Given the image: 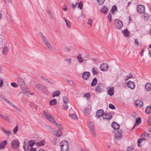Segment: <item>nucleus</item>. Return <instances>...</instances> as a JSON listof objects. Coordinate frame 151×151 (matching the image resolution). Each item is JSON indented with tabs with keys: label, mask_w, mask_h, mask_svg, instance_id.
<instances>
[{
	"label": "nucleus",
	"mask_w": 151,
	"mask_h": 151,
	"mask_svg": "<svg viewBox=\"0 0 151 151\" xmlns=\"http://www.w3.org/2000/svg\"><path fill=\"white\" fill-rule=\"evenodd\" d=\"M39 34L43 43L47 47L48 50L51 51L52 50V47L47 39L44 36L42 32H40Z\"/></svg>",
	"instance_id": "1"
},
{
	"label": "nucleus",
	"mask_w": 151,
	"mask_h": 151,
	"mask_svg": "<svg viewBox=\"0 0 151 151\" xmlns=\"http://www.w3.org/2000/svg\"><path fill=\"white\" fill-rule=\"evenodd\" d=\"M61 151H67L68 148V143L66 140L62 141L60 144Z\"/></svg>",
	"instance_id": "2"
},
{
	"label": "nucleus",
	"mask_w": 151,
	"mask_h": 151,
	"mask_svg": "<svg viewBox=\"0 0 151 151\" xmlns=\"http://www.w3.org/2000/svg\"><path fill=\"white\" fill-rule=\"evenodd\" d=\"M11 146L12 148L14 149L19 148V141L17 139L13 140L12 142Z\"/></svg>",
	"instance_id": "3"
},
{
	"label": "nucleus",
	"mask_w": 151,
	"mask_h": 151,
	"mask_svg": "<svg viewBox=\"0 0 151 151\" xmlns=\"http://www.w3.org/2000/svg\"><path fill=\"white\" fill-rule=\"evenodd\" d=\"M114 24L116 27L118 29H121L123 26L122 22L119 19L114 20Z\"/></svg>",
	"instance_id": "4"
},
{
	"label": "nucleus",
	"mask_w": 151,
	"mask_h": 151,
	"mask_svg": "<svg viewBox=\"0 0 151 151\" xmlns=\"http://www.w3.org/2000/svg\"><path fill=\"white\" fill-rule=\"evenodd\" d=\"M104 88V84L101 83H99L96 87L95 91L98 93H101L102 91Z\"/></svg>",
	"instance_id": "5"
},
{
	"label": "nucleus",
	"mask_w": 151,
	"mask_h": 151,
	"mask_svg": "<svg viewBox=\"0 0 151 151\" xmlns=\"http://www.w3.org/2000/svg\"><path fill=\"white\" fill-rule=\"evenodd\" d=\"M35 87L38 90H40L42 92L45 91L46 89V88L40 84H37L35 85Z\"/></svg>",
	"instance_id": "6"
},
{
	"label": "nucleus",
	"mask_w": 151,
	"mask_h": 151,
	"mask_svg": "<svg viewBox=\"0 0 151 151\" xmlns=\"http://www.w3.org/2000/svg\"><path fill=\"white\" fill-rule=\"evenodd\" d=\"M145 7L143 5H138L137 6V11L140 14H142L145 12Z\"/></svg>",
	"instance_id": "7"
},
{
	"label": "nucleus",
	"mask_w": 151,
	"mask_h": 151,
	"mask_svg": "<svg viewBox=\"0 0 151 151\" xmlns=\"http://www.w3.org/2000/svg\"><path fill=\"white\" fill-rule=\"evenodd\" d=\"M127 85L128 87L132 89H133L135 88V83L133 81H128L127 82Z\"/></svg>",
	"instance_id": "8"
},
{
	"label": "nucleus",
	"mask_w": 151,
	"mask_h": 151,
	"mask_svg": "<svg viewBox=\"0 0 151 151\" xmlns=\"http://www.w3.org/2000/svg\"><path fill=\"white\" fill-rule=\"evenodd\" d=\"M45 117L50 122L53 123H56L55 120L50 114H46L45 116Z\"/></svg>",
	"instance_id": "9"
},
{
	"label": "nucleus",
	"mask_w": 151,
	"mask_h": 151,
	"mask_svg": "<svg viewBox=\"0 0 151 151\" xmlns=\"http://www.w3.org/2000/svg\"><path fill=\"white\" fill-rule=\"evenodd\" d=\"M1 129L4 132V134L7 136H9L10 135H12V133L11 131L7 130L3 127H1Z\"/></svg>",
	"instance_id": "10"
},
{
	"label": "nucleus",
	"mask_w": 151,
	"mask_h": 151,
	"mask_svg": "<svg viewBox=\"0 0 151 151\" xmlns=\"http://www.w3.org/2000/svg\"><path fill=\"white\" fill-rule=\"evenodd\" d=\"M104 111L102 109H100L98 110L96 114V117L97 118H99L101 116H103L104 114Z\"/></svg>",
	"instance_id": "11"
},
{
	"label": "nucleus",
	"mask_w": 151,
	"mask_h": 151,
	"mask_svg": "<svg viewBox=\"0 0 151 151\" xmlns=\"http://www.w3.org/2000/svg\"><path fill=\"white\" fill-rule=\"evenodd\" d=\"M100 69L102 71H107L108 69V66L107 64L104 63L101 65Z\"/></svg>",
	"instance_id": "12"
},
{
	"label": "nucleus",
	"mask_w": 151,
	"mask_h": 151,
	"mask_svg": "<svg viewBox=\"0 0 151 151\" xmlns=\"http://www.w3.org/2000/svg\"><path fill=\"white\" fill-rule=\"evenodd\" d=\"M135 105L137 106L141 107L143 106V102L140 100H137L135 101Z\"/></svg>",
	"instance_id": "13"
},
{
	"label": "nucleus",
	"mask_w": 151,
	"mask_h": 151,
	"mask_svg": "<svg viewBox=\"0 0 151 151\" xmlns=\"http://www.w3.org/2000/svg\"><path fill=\"white\" fill-rule=\"evenodd\" d=\"M90 76V73L88 72H85L83 73L82 74V78L85 80L88 79Z\"/></svg>",
	"instance_id": "14"
},
{
	"label": "nucleus",
	"mask_w": 151,
	"mask_h": 151,
	"mask_svg": "<svg viewBox=\"0 0 151 151\" xmlns=\"http://www.w3.org/2000/svg\"><path fill=\"white\" fill-rule=\"evenodd\" d=\"M0 117L9 123H11V121L9 120V117L8 116L4 115L0 113Z\"/></svg>",
	"instance_id": "15"
},
{
	"label": "nucleus",
	"mask_w": 151,
	"mask_h": 151,
	"mask_svg": "<svg viewBox=\"0 0 151 151\" xmlns=\"http://www.w3.org/2000/svg\"><path fill=\"white\" fill-rule=\"evenodd\" d=\"M7 144V141L6 140L3 141L0 143V149L4 148L5 146Z\"/></svg>",
	"instance_id": "16"
},
{
	"label": "nucleus",
	"mask_w": 151,
	"mask_h": 151,
	"mask_svg": "<svg viewBox=\"0 0 151 151\" xmlns=\"http://www.w3.org/2000/svg\"><path fill=\"white\" fill-rule=\"evenodd\" d=\"M114 89L113 87H110L107 91V93L110 96H111L114 94Z\"/></svg>",
	"instance_id": "17"
},
{
	"label": "nucleus",
	"mask_w": 151,
	"mask_h": 151,
	"mask_svg": "<svg viewBox=\"0 0 151 151\" xmlns=\"http://www.w3.org/2000/svg\"><path fill=\"white\" fill-rule=\"evenodd\" d=\"M103 116V118L104 119H109L111 118L112 116L110 113H106L104 115V114Z\"/></svg>",
	"instance_id": "18"
},
{
	"label": "nucleus",
	"mask_w": 151,
	"mask_h": 151,
	"mask_svg": "<svg viewBox=\"0 0 151 151\" xmlns=\"http://www.w3.org/2000/svg\"><path fill=\"white\" fill-rule=\"evenodd\" d=\"M111 125L113 128L115 130L119 129L120 127L119 125L116 123L115 122H113Z\"/></svg>",
	"instance_id": "19"
},
{
	"label": "nucleus",
	"mask_w": 151,
	"mask_h": 151,
	"mask_svg": "<svg viewBox=\"0 0 151 151\" xmlns=\"http://www.w3.org/2000/svg\"><path fill=\"white\" fill-rule=\"evenodd\" d=\"M60 94V91L58 90L56 91L53 92L52 96L53 98L55 97L56 96H59Z\"/></svg>",
	"instance_id": "20"
},
{
	"label": "nucleus",
	"mask_w": 151,
	"mask_h": 151,
	"mask_svg": "<svg viewBox=\"0 0 151 151\" xmlns=\"http://www.w3.org/2000/svg\"><path fill=\"white\" fill-rule=\"evenodd\" d=\"M77 58L80 63H82L84 61V58L82 56L81 54H79L77 56Z\"/></svg>",
	"instance_id": "21"
},
{
	"label": "nucleus",
	"mask_w": 151,
	"mask_h": 151,
	"mask_svg": "<svg viewBox=\"0 0 151 151\" xmlns=\"http://www.w3.org/2000/svg\"><path fill=\"white\" fill-rule=\"evenodd\" d=\"M115 137L116 139L117 140L120 139L122 137L121 134L118 131H116V133H115Z\"/></svg>",
	"instance_id": "22"
},
{
	"label": "nucleus",
	"mask_w": 151,
	"mask_h": 151,
	"mask_svg": "<svg viewBox=\"0 0 151 151\" xmlns=\"http://www.w3.org/2000/svg\"><path fill=\"white\" fill-rule=\"evenodd\" d=\"M108 11V8L106 6H104L103 8L101 9V12L102 13L106 14L107 13Z\"/></svg>",
	"instance_id": "23"
},
{
	"label": "nucleus",
	"mask_w": 151,
	"mask_h": 151,
	"mask_svg": "<svg viewBox=\"0 0 151 151\" xmlns=\"http://www.w3.org/2000/svg\"><path fill=\"white\" fill-rule=\"evenodd\" d=\"M145 88L147 91H150L151 90V84L149 83H147L145 85Z\"/></svg>",
	"instance_id": "24"
},
{
	"label": "nucleus",
	"mask_w": 151,
	"mask_h": 151,
	"mask_svg": "<svg viewBox=\"0 0 151 151\" xmlns=\"http://www.w3.org/2000/svg\"><path fill=\"white\" fill-rule=\"evenodd\" d=\"M18 81L19 84L21 86V87L22 86H24V85H25V83L24 80L22 78H19Z\"/></svg>",
	"instance_id": "25"
},
{
	"label": "nucleus",
	"mask_w": 151,
	"mask_h": 151,
	"mask_svg": "<svg viewBox=\"0 0 151 151\" xmlns=\"http://www.w3.org/2000/svg\"><path fill=\"white\" fill-rule=\"evenodd\" d=\"M136 123L134 125L133 127L132 130L133 128H134L135 127V125L136 124L138 125L141 122V119L140 117H139L138 118H136Z\"/></svg>",
	"instance_id": "26"
},
{
	"label": "nucleus",
	"mask_w": 151,
	"mask_h": 151,
	"mask_svg": "<svg viewBox=\"0 0 151 151\" xmlns=\"http://www.w3.org/2000/svg\"><path fill=\"white\" fill-rule=\"evenodd\" d=\"M97 82V80L96 78H94L92 80V83H91V86L92 87L95 86Z\"/></svg>",
	"instance_id": "27"
},
{
	"label": "nucleus",
	"mask_w": 151,
	"mask_h": 151,
	"mask_svg": "<svg viewBox=\"0 0 151 151\" xmlns=\"http://www.w3.org/2000/svg\"><path fill=\"white\" fill-rule=\"evenodd\" d=\"M45 143V141L43 140L40 141L38 142H37L36 143V145L37 146H40L44 145Z\"/></svg>",
	"instance_id": "28"
},
{
	"label": "nucleus",
	"mask_w": 151,
	"mask_h": 151,
	"mask_svg": "<svg viewBox=\"0 0 151 151\" xmlns=\"http://www.w3.org/2000/svg\"><path fill=\"white\" fill-rule=\"evenodd\" d=\"M21 88L24 93H26L28 92V88L27 86L24 85V86H22Z\"/></svg>",
	"instance_id": "29"
},
{
	"label": "nucleus",
	"mask_w": 151,
	"mask_h": 151,
	"mask_svg": "<svg viewBox=\"0 0 151 151\" xmlns=\"http://www.w3.org/2000/svg\"><path fill=\"white\" fill-rule=\"evenodd\" d=\"M146 112L148 114L151 113V106H147L145 109Z\"/></svg>",
	"instance_id": "30"
},
{
	"label": "nucleus",
	"mask_w": 151,
	"mask_h": 151,
	"mask_svg": "<svg viewBox=\"0 0 151 151\" xmlns=\"http://www.w3.org/2000/svg\"><path fill=\"white\" fill-rule=\"evenodd\" d=\"M122 33L126 37L129 36V32L128 31L127 29H125L124 30L122 31Z\"/></svg>",
	"instance_id": "31"
},
{
	"label": "nucleus",
	"mask_w": 151,
	"mask_h": 151,
	"mask_svg": "<svg viewBox=\"0 0 151 151\" xmlns=\"http://www.w3.org/2000/svg\"><path fill=\"white\" fill-rule=\"evenodd\" d=\"M57 103L56 99H54L50 101V104L51 106H53L56 104Z\"/></svg>",
	"instance_id": "32"
},
{
	"label": "nucleus",
	"mask_w": 151,
	"mask_h": 151,
	"mask_svg": "<svg viewBox=\"0 0 151 151\" xmlns=\"http://www.w3.org/2000/svg\"><path fill=\"white\" fill-rule=\"evenodd\" d=\"M84 113L87 115H88L90 113V110L87 107H85L84 109Z\"/></svg>",
	"instance_id": "33"
},
{
	"label": "nucleus",
	"mask_w": 151,
	"mask_h": 151,
	"mask_svg": "<svg viewBox=\"0 0 151 151\" xmlns=\"http://www.w3.org/2000/svg\"><path fill=\"white\" fill-rule=\"evenodd\" d=\"M63 19L65 21L66 23V25L67 26V27L68 28H70V22L69 21V20H67L64 17L63 18Z\"/></svg>",
	"instance_id": "34"
},
{
	"label": "nucleus",
	"mask_w": 151,
	"mask_h": 151,
	"mask_svg": "<svg viewBox=\"0 0 151 151\" xmlns=\"http://www.w3.org/2000/svg\"><path fill=\"white\" fill-rule=\"evenodd\" d=\"M150 15L149 14L145 13L142 15V17L145 20H148L149 18Z\"/></svg>",
	"instance_id": "35"
},
{
	"label": "nucleus",
	"mask_w": 151,
	"mask_h": 151,
	"mask_svg": "<svg viewBox=\"0 0 151 151\" xmlns=\"http://www.w3.org/2000/svg\"><path fill=\"white\" fill-rule=\"evenodd\" d=\"M35 144H36V142L35 140H30L29 142V146L32 147Z\"/></svg>",
	"instance_id": "36"
},
{
	"label": "nucleus",
	"mask_w": 151,
	"mask_h": 151,
	"mask_svg": "<svg viewBox=\"0 0 151 151\" xmlns=\"http://www.w3.org/2000/svg\"><path fill=\"white\" fill-rule=\"evenodd\" d=\"M72 60V59H71L69 58H66L65 59V61L67 63V64L68 65H70V64L71 63Z\"/></svg>",
	"instance_id": "37"
},
{
	"label": "nucleus",
	"mask_w": 151,
	"mask_h": 151,
	"mask_svg": "<svg viewBox=\"0 0 151 151\" xmlns=\"http://www.w3.org/2000/svg\"><path fill=\"white\" fill-rule=\"evenodd\" d=\"M69 116L71 119H77V117L76 115L74 113L73 114H69Z\"/></svg>",
	"instance_id": "38"
},
{
	"label": "nucleus",
	"mask_w": 151,
	"mask_h": 151,
	"mask_svg": "<svg viewBox=\"0 0 151 151\" xmlns=\"http://www.w3.org/2000/svg\"><path fill=\"white\" fill-rule=\"evenodd\" d=\"M88 124L90 129L95 128L92 122L90 121L88 122Z\"/></svg>",
	"instance_id": "39"
},
{
	"label": "nucleus",
	"mask_w": 151,
	"mask_h": 151,
	"mask_svg": "<svg viewBox=\"0 0 151 151\" xmlns=\"http://www.w3.org/2000/svg\"><path fill=\"white\" fill-rule=\"evenodd\" d=\"M63 102L65 104H68L69 102L68 99L65 96H63Z\"/></svg>",
	"instance_id": "40"
},
{
	"label": "nucleus",
	"mask_w": 151,
	"mask_h": 151,
	"mask_svg": "<svg viewBox=\"0 0 151 151\" xmlns=\"http://www.w3.org/2000/svg\"><path fill=\"white\" fill-rule=\"evenodd\" d=\"M53 133L54 134V135H55L56 137H59L60 136H62V134H60L59 133V132L57 131H55L53 132Z\"/></svg>",
	"instance_id": "41"
},
{
	"label": "nucleus",
	"mask_w": 151,
	"mask_h": 151,
	"mask_svg": "<svg viewBox=\"0 0 151 151\" xmlns=\"http://www.w3.org/2000/svg\"><path fill=\"white\" fill-rule=\"evenodd\" d=\"M90 129L91 132V133L92 135L94 136H95L96 135L95 131V128L93 129Z\"/></svg>",
	"instance_id": "42"
},
{
	"label": "nucleus",
	"mask_w": 151,
	"mask_h": 151,
	"mask_svg": "<svg viewBox=\"0 0 151 151\" xmlns=\"http://www.w3.org/2000/svg\"><path fill=\"white\" fill-rule=\"evenodd\" d=\"M55 123V125L60 130H61L63 129V127L61 126V125L59 124L58 123H57L56 122V123Z\"/></svg>",
	"instance_id": "43"
},
{
	"label": "nucleus",
	"mask_w": 151,
	"mask_h": 151,
	"mask_svg": "<svg viewBox=\"0 0 151 151\" xmlns=\"http://www.w3.org/2000/svg\"><path fill=\"white\" fill-rule=\"evenodd\" d=\"M8 48L7 47H4L3 49V53L4 55H6L8 52Z\"/></svg>",
	"instance_id": "44"
},
{
	"label": "nucleus",
	"mask_w": 151,
	"mask_h": 151,
	"mask_svg": "<svg viewBox=\"0 0 151 151\" xmlns=\"http://www.w3.org/2000/svg\"><path fill=\"white\" fill-rule=\"evenodd\" d=\"M57 139L56 138L53 139L51 141V144L52 145H55L57 142Z\"/></svg>",
	"instance_id": "45"
},
{
	"label": "nucleus",
	"mask_w": 151,
	"mask_h": 151,
	"mask_svg": "<svg viewBox=\"0 0 151 151\" xmlns=\"http://www.w3.org/2000/svg\"><path fill=\"white\" fill-rule=\"evenodd\" d=\"M18 130V126H17L15 127L14 128L13 132L14 134H16L17 131Z\"/></svg>",
	"instance_id": "46"
},
{
	"label": "nucleus",
	"mask_w": 151,
	"mask_h": 151,
	"mask_svg": "<svg viewBox=\"0 0 151 151\" xmlns=\"http://www.w3.org/2000/svg\"><path fill=\"white\" fill-rule=\"evenodd\" d=\"M117 9L116 6H114L111 9V12L112 14H114L115 11Z\"/></svg>",
	"instance_id": "47"
},
{
	"label": "nucleus",
	"mask_w": 151,
	"mask_h": 151,
	"mask_svg": "<svg viewBox=\"0 0 151 151\" xmlns=\"http://www.w3.org/2000/svg\"><path fill=\"white\" fill-rule=\"evenodd\" d=\"M108 19L109 20V22H111V15L110 14H109L107 16Z\"/></svg>",
	"instance_id": "48"
},
{
	"label": "nucleus",
	"mask_w": 151,
	"mask_h": 151,
	"mask_svg": "<svg viewBox=\"0 0 151 151\" xmlns=\"http://www.w3.org/2000/svg\"><path fill=\"white\" fill-rule=\"evenodd\" d=\"M93 22V20L91 19H89L88 21L87 22L88 24L90 25L91 27L92 25V23Z\"/></svg>",
	"instance_id": "49"
},
{
	"label": "nucleus",
	"mask_w": 151,
	"mask_h": 151,
	"mask_svg": "<svg viewBox=\"0 0 151 151\" xmlns=\"http://www.w3.org/2000/svg\"><path fill=\"white\" fill-rule=\"evenodd\" d=\"M70 47L69 46L65 47V51L67 52H69L70 50Z\"/></svg>",
	"instance_id": "50"
},
{
	"label": "nucleus",
	"mask_w": 151,
	"mask_h": 151,
	"mask_svg": "<svg viewBox=\"0 0 151 151\" xmlns=\"http://www.w3.org/2000/svg\"><path fill=\"white\" fill-rule=\"evenodd\" d=\"M11 84L12 86L14 87H18V84L15 83H11Z\"/></svg>",
	"instance_id": "51"
},
{
	"label": "nucleus",
	"mask_w": 151,
	"mask_h": 151,
	"mask_svg": "<svg viewBox=\"0 0 151 151\" xmlns=\"http://www.w3.org/2000/svg\"><path fill=\"white\" fill-rule=\"evenodd\" d=\"M92 72L94 75H96L98 73V72L94 68H92Z\"/></svg>",
	"instance_id": "52"
},
{
	"label": "nucleus",
	"mask_w": 151,
	"mask_h": 151,
	"mask_svg": "<svg viewBox=\"0 0 151 151\" xmlns=\"http://www.w3.org/2000/svg\"><path fill=\"white\" fill-rule=\"evenodd\" d=\"M63 109L66 110L68 108V106L66 104H65L63 105Z\"/></svg>",
	"instance_id": "53"
},
{
	"label": "nucleus",
	"mask_w": 151,
	"mask_h": 151,
	"mask_svg": "<svg viewBox=\"0 0 151 151\" xmlns=\"http://www.w3.org/2000/svg\"><path fill=\"white\" fill-rule=\"evenodd\" d=\"M134 43L137 45L139 46L140 44L138 40L137 39H134Z\"/></svg>",
	"instance_id": "54"
},
{
	"label": "nucleus",
	"mask_w": 151,
	"mask_h": 151,
	"mask_svg": "<svg viewBox=\"0 0 151 151\" xmlns=\"http://www.w3.org/2000/svg\"><path fill=\"white\" fill-rule=\"evenodd\" d=\"M109 107L110 108L112 109H114L115 108V106L112 104H110Z\"/></svg>",
	"instance_id": "55"
},
{
	"label": "nucleus",
	"mask_w": 151,
	"mask_h": 151,
	"mask_svg": "<svg viewBox=\"0 0 151 151\" xmlns=\"http://www.w3.org/2000/svg\"><path fill=\"white\" fill-rule=\"evenodd\" d=\"M143 141L142 140V139H139L138 140V141H137V143H138V147H140L141 146V145H140V144L142 142V141Z\"/></svg>",
	"instance_id": "56"
},
{
	"label": "nucleus",
	"mask_w": 151,
	"mask_h": 151,
	"mask_svg": "<svg viewBox=\"0 0 151 151\" xmlns=\"http://www.w3.org/2000/svg\"><path fill=\"white\" fill-rule=\"evenodd\" d=\"M83 5V4L81 2H80L78 4V7L81 10L82 9Z\"/></svg>",
	"instance_id": "57"
},
{
	"label": "nucleus",
	"mask_w": 151,
	"mask_h": 151,
	"mask_svg": "<svg viewBox=\"0 0 151 151\" xmlns=\"http://www.w3.org/2000/svg\"><path fill=\"white\" fill-rule=\"evenodd\" d=\"M97 1L98 2L99 4L101 5L103 4L105 0H97Z\"/></svg>",
	"instance_id": "58"
},
{
	"label": "nucleus",
	"mask_w": 151,
	"mask_h": 151,
	"mask_svg": "<svg viewBox=\"0 0 151 151\" xmlns=\"http://www.w3.org/2000/svg\"><path fill=\"white\" fill-rule=\"evenodd\" d=\"M90 96V94L89 93H86L84 94L83 95V97H86L87 98H88Z\"/></svg>",
	"instance_id": "59"
},
{
	"label": "nucleus",
	"mask_w": 151,
	"mask_h": 151,
	"mask_svg": "<svg viewBox=\"0 0 151 151\" xmlns=\"http://www.w3.org/2000/svg\"><path fill=\"white\" fill-rule=\"evenodd\" d=\"M132 78V76L131 75H130L129 76H127L126 77V81H127L129 79Z\"/></svg>",
	"instance_id": "60"
},
{
	"label": "nucleus",
	"mask_w": 151,
	"mask_h": 151,
	"mask_svg": "<svg viewBox=\"0 0 151 151\" xmlns=\"http://www.w3.org/2000/svg\"><path fill=\"white\" fill-rule=\"evenodd\" d=\"M3 84V81L2 79H0V88H1Z\"/></svg>",
	"instance_id": "61"
},
{
	"label": "nucleus",
	"mask_w": 151,
	"mask_h": 151,
	"mask_svg": "<svg viewBox=\"0 0 151 151\" xmlns=\"http://www.w3.org/2000/svg\"><path fill=\"white\" fill-rule=\"evenodd\" d=\"M1 98L3 99L7 103H8L9 101L6 98H5L4 96H3V97H1Z\"/></svg>",
	"instance_id": "62"
},
{
	"label": "nucleus",
	"mask_w": 151,
	"mask_h": 151,
	"mask_svg": "<svg viewBox=\"0 0 151 151\" xmlns=\"http://www.w3.org/2000/svg\"><path fill=\"white\" fill-rule=\"evenodd\" d=\"M67 81L68 83H69L71 85H73V83L71 80H67Z\"/></svg>",
	"instance_id": "63"
},
{
	"label": "nucleus",
	"mask_w": 151,
	"mask_h": 151,
	"mask_svg": "<svg viewBox=\"0 0 151 151\" xmlns=\"http://www.w3.org/2000/svg\"><path fill=\"white\" fill-rule=\"evenodd\" d=\"M30 151H37L36 148H34L33 147H31L30 150Z\"/></svg>",
	"instance_id": "64"
}]
</instances>
